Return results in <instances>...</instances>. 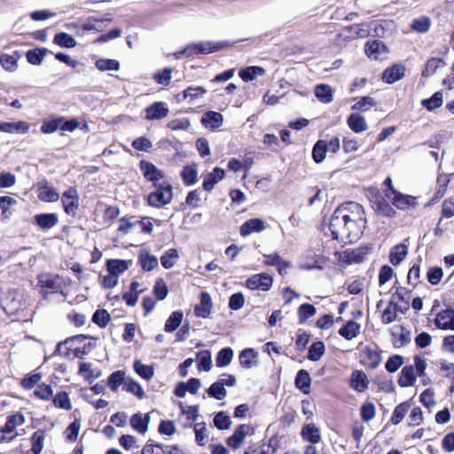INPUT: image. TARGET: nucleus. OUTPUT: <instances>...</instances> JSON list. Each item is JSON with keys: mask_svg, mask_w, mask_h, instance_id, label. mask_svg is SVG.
I'll return each instance as SVG.
<instances>
[{"mask_svg": "<svg viewBox=\"0 0 454 454\" xmlns=\"http://www.w3.org/2000/svg\"><path fill=\"white\" fill-rule=\"evenodd\" d=\"M366 219L363 207L349 201L337 207L331 216L329 229L333 239L341 242H354L362 235Z\"/></svg>", "mask_w": 454, "mask_h": 454, "instance_id": "nucleus-1", "label": "nucleus"}, {"mask_svg": "<svg viewBox=\"0 0 454 454\" xmlns=\"http://www.w3.org/2000/svg\"><path fill=\"white\" fill-rule=\"evenodd\" d=\"M37 279L38 283L36 286L44 297L51 294L61 292L65 286L63 278L57 274L48 272L41 273L38 275Z\"/></svg>", "mask_w": 454, "mask_h": 454, "instance_id": "nucleus-2", "label": "nucleus"}, {"mask_svg": "<svg viewBox=\"0 0 454 454\" xmlns=\"http://www.w3.org/2000/svg\"><path fill=\"white\" fill-rule=\"evenodd\" d=\"M225 43H212V42H200L187 45L184 50L175 53L176 59H181L184 56L191 57L197 54H209L223 48Z\"/></svg>", "mask_w": 454, "mask_h": 454, "instance_id": "nucleus-3", "label": "nucleus"}, {"mask_svg": "<svg viewBox=\"0 0 454 454\" xmlns=\"http://www.w3.org/2000/svg\"><path fill=\"white\" fill-rule=\"evenodd\" d=\"M154 187L156 191L151 192L147 197L148 204L153 207H160L168 204L173 197V190L170 184L163 181Z\"/></svg>", "mask_w": 454, "mask_h": 454, "instance_id": "nucleus-4", "label": "nucleus"}, {"mask_svg": "<svg viewBox=\"0 0 454 454\" xmlns=\"http://www.w3.org/2000/svg\"><path fill=\"white\" fill-rule=\"evenodd\" d=\"M25 418L20 413L8 417L7 421L3 428H0V442H10L17 435L15 428L17 426L22 425Z\"/></svg>", "mask_w": 454, "mask_h": 454, "instance_id": "nucleus-5", "label": "nucleus"}, {"mask_svg": "<svg viewBox=\"0 0 454 454\" xmlns=\"http://www.w3.org/2000/svg\"><path fill=\"white\" fill-rule=\"evenodd\" d=\"M140 170L143 173L144 177L153 184V186L160 184V181L165 177V174L162 170L158 168L154 164L146 160H141L139 162Z\"/></svg>", "mask_w": 454, "mask_h": 454, "instance_id": "nucleus-6", "label": "nucleus"}, {"mask_svg": "<svg viewBox=\"0 0 454 454\" xmlns=\"http://www.w3.org/2000/svg\"><path fill=\"white\" fill-rule=\"evenodd\" d=\"M61 201L65 212L74 216L79 207L78 192L74 187H69L62 195Z\"/></svg>", "mask_w": 454, "mask_h": 454, "instance_id": "nucleus-7", "label": "nucleus"}, {"mask_svg": "<svg viewBox=\"0 0 454 454\" xmlns=\"http://www.w3.org/2000/svg\"><path fill=\"white\" fill-rule=\"evenodd\" d=\"M273 278L267 273L254 274L246 281V286L251 290L268 291L272 286Z\"/></svg>", "mask_w": 454, "mask_h": 454, "instance_id": "nucleus-8", "label": "nucleus"}, {"mask_svg": "<svg viewBox=\"0 0 454 454\" xmlns=\"http://www.w3.org/2000/svg\"><path fill=\"white\" fill-rule=\"evenodd\" d=\"M254 432L253 427L247 424H242L237 427L233 434L227 439V444L233 450L239 449L243 443L245 438Z\"/></svg>", "mask_w": 454, "mask_h": 454, "instance_id": "nucleus-9", "label": "nucleus"}, {"mask_svg": "<svg viewBox=\"0 0 454 454\" xmlns=\"http://www.w3.org/2000/svg\"><path fill=\"white\" fill-rule=\"evenodd\" d=\"M410 292L404 287H397L395 292L392 294L390 305H393L395 309L403 313L409 309Z\"/></svg>", "mask_w": 454, "mask_h": 454, "instance_id": "nucleus-10", "label": "nucleus"}, {"mask_svg": "<svg viewBox=\"0 0 454 454\" xmlns=\"http://www.w3.org/2000/svg\"><path fill=\"white\" fill-rule=\"evenodd\" d=\"M34 223L42 231H49L59 223V216L55 213H42L34 216Z\"/></svg>", "mask_w": 454, "mask_h": 454, "instance_id": "nucleus-11", "label": "nucleus"}, {"mask_svg": "<svg viewBox=\"0 0 454 454\" xmlns=\"http://www.w3.org/2000/svg\"><path fill=\"white\" fill-rule=\"evenodd\" d=\"M368 254L367 247H357L355 249H346L340 254V260L343 262L359 263L364 261L365 255Z\"/></svg>", "mask_w": 454, "mask_h": 454, "instance_id": "nucleus-12", "label": "nucleus"}, {"mask_svg": "<svg viewBox=\"0 0 454 454\" xmlns=\"http://www.w3.org/2000/svg\"><path fill=\"white\" fill-rule=\"evenodd\" d=\"M435 325L442 330H454V309L440 311L434 319Z\"/></svg>", "mask_w": 454, "mask_h": 454, "instance_id": "nucleus-13", "label": "nucleus"}, {"mask_svg": "<svg viewBox=\"0 0 454 454\" xmlns=\"http://www.w3.org/2000/svg\"><path fill=\"white\" fill-rule=\"evenodd\" d=\"M266 228L265 223L260 218H251L246 221L239 229L242 237H247L254 232H261Z\"/></svg>", "mask_w": 454, "mask_h": 454, "instance_id": "nucleus-14", "label": "nucleus"}, {"mask_svg": "<svg viewBox=\"0 0 454 454\" xmlns=\"http://www.w3.org/2000/svg\"><path fill=\"white\" fill-rule=\"evenodd\" d=\"M146 120H160L165 118L168 114V108L163 102H155L145 108Z\"/></svg>", "mask_w": 454, "mask_h": 454, "instance_id": "nucleus-15", "label": "nucleus"}, {"mask_svg": "<svg viewBox=\"0 0 454 454\" xmlns=\"http://www.w3.org/2000/svg\"><path fill=\"white\" fill-rule=\"evenodd\" d=\"M404 71L405 68L403 65H394L383 72L382 80L388 84H392L404 76Z\"/></svg>", "mask_w": 454, "mask_h": 454, "instance_id": "nucleus-16", "label": "nucleus"}, {"mask_svg": "<svg viewBox=\"0 0 454 454\" xmlns=\"http://www.w3.org/2000/svg\"><path fill=\"white\" fill-rule=\"evenodd\" d=\"M369 380L363 371H354L350 378V387L357 392H364L368 388Z\"/></svg>", "mask_w": 454, "mask_h": 454, "instance_id": "nucleus-17", "label": "nucleus"}, {"mask_svg": "<svg viewBox=\"0 0 454 454\" xmlns=\"http://www.w3.org/2000/svg\"><path fill=\"white\" fill-rule=\"evenodd\" d=\"M212 309L211 297L209 294L203 292L200 294V303L194 308V313L197 317L206 318L210 315Z\"/></svg>", "mask_w": 454, "mask_h": 454, "instance_id": "nucleus-18", "label": "nucleus"}, {"mask_svg": "<svg viewBox=\"0 0 454 454\" xmlns=\"http://www.w3.org/2000/svg\"><path fill=\"white\" fill-rule=\"evenodd\" d=\"M301 435L304 441L312 444L321 441L320 430L314 423L305 425L301 431Z\"/></svg>", "mask_w": 454, "mask_h": 454, "instance_id": "nucleus-19", "label": "nucleus"}, {"mask_svg": "<svg viewBox=\"0 0 454 454\" xmlns=\"http://www.w3.org/2000/svg\"><path fill=\"white\" fill-rule=\"evenodd\" d=\"M258 353L254 348H245L239 356L240 365L243 368L250 369L257 365Z\"/></svg>", "mask_w": 454, "mask_h": 454, "instance_id": "nucleus-20", "label": "nucleus"}, {"mask_svg": "<svg viewBox=\"0 0 454 454\" xmlns=\"http://www.w3.org/2000/svg\"><path fill=\"white\" fill-rule=\"evenodd\" d=\"M417 373L412 365H406L401 371L398 384L402 387H411L416 383Z\"/></svg>", "mask_w": 454, "mask_h": 454, "instance_id": "nucleus-21", "label": "nucleus"}, {"mask_svg": "<svg viewBox=\"0 0 454 454\" xmlns=\"http://www.w3.org/2000/svg\"><path fill=\"white\" fill-rule=\"evenodd\" d=\"M224 170L220 168H215L213 172L207 173L203 179V188L207 192H210L215 184L224 177Z\"/></svg>", "mask_w": 454, "mask_h": 454, "instance_id": "nucleus-22", "label": "nucleus"}, {"mask_svg": "<svg viewBox=\"0 0 454 454\" xmlns=\"http://www.w3.org/2000/svg\"><path fill=\"white\" fill-rule=\"evenodd\" d=\"M314 93L317 98L324 104L331 103L333 100V90L328 84L321 83L317 85Z\"/></svg>", "mask_w": 454, "mask_h": 454, "instance_id": "nucleus-23", "label": "nucleus"}, {"mask_svg": "<svg viewBox=\"0 0 454 454\" xmlns=\"http://www.w3.org/2000/svg\"><path fill=\"white\" fill-rule=\"evenodd\" d=\"M347 123L356 133L365 131L368 129L364 117L358 114H351L348 118Z\"/></svg>", "mask_w": 454, "mask_h": 454, "instance_id": "nucleus-24", "label": "nucleus"}, {"mask_svg": "<svg viewBox=\"0 0 454 454\" xmlns=\"http://www.w3.org/2000/svg\"><path fill=\"white\" fill-rule=\"evenodd\" d=\"M365 52L370 59H379L381 53L386 52V46L381 41L374 40L365 45Z\"/></svg>", "mask_w": 454, "mask_h": 454, "instance_id": "nucleus-25", "label": "nucleus"}, {"mask_svg": "<svg viewBox=\"0 0 454 454\" xmlns=\"http://www.w3.org/2000/svg\"><path fill=\"white\" fill-rule=\"evenodd\" d=\"M360 332V325L354 320H349L343 327L340 328L338 333L348 340L356 338Z\"/></svg>", "mask_w": 454, "mask_h": 454, "instance_id": "nucleus-26", "label": "nucleus"}, {"mask_svg": "<svg viewBox=\"0 0 454 454\" xmlns=\"http://www.w3.org/2000/svg\"><path fill=\"white\" fill-rule=\"evenodd\" d=\"M150 422V417L145 414L144 417L140 413H136L130 418V425L140 434H145L148 429V424Z\"/></svg>", "mask_w": 454, "mask_h": 454, "instance_id": "nucleus-27", "label": "nucleus"}, {"mask_svg": "<svg viewBox=\"0 0 454 454\" xmlns=\"http://www.w3.org/2000/svg\"><path fill=\"white\" fill-rule=\"evenodd\" d=\"M408 253V247L404 244H398L395 246L389 254V262L396 266L400 264L404 258L406 257Z\"/></svg>", "mask_w": 454, "mask_h": 454, "instance_id": "nucleus-28", "label": "nucleus"}, {"mask_svg": "<svg viewBox=\"0 0 454 454\" xmlns=\"http://www.w3.org/2000/svg\"><path fill=\"white\" fill-rule=\"evenodd\" d=\"M364 363L370 369H375L381 362L380 354L374 349L365 348L364 349Z\"/></svg>", "mask_w": 454, "mask_h": 454, "instance_id": "nucleus-29", "label": "nucleus"}, {"mask_svg": "<svg viewBox=\"0 0 454 454\" xmlns=\"http://www.w3.org/2000/svg\"><path fill=\"white\" fill-rule=\"evenodd\" d=\"M223 115L213 111L207 112L201 118L202 124L212 129L219 128L223 124Z\"/></svg>", "mask_w": 454, "mask_h": 454, "instance_id": "nucleus-30", "label": "nucleus"}, {"mask_svg": "<svg viewBox=\"0 0 454 454\" xmlns=\"http://www.w3.org/2000/svg\"><path fill=\"white\" fill-rule=\"evenodd\" d=\"M37 192L38 198L43 202H55L59 198L56 189L52 186L41 185Z\"/></svg>", "mask_w": 454, "mask_h": 454, "instance_id": "nucleus-31", "label": "nucleus"}, {"mask_svg": "<svg viewBox=\"0 0 454 454\" xmlns=\"http://www.w3.org/2000/svg\"><path fill=\"white\" fill-rule=\"evenodd\" d=\"M265 74V70L257 66H251L246 68H242L239 71V75L244 82H251L254 80L257 76L263 75Z\"/></svg>", "mask_w": 454, "mask_h": 454, "instance_id": "nucleus-32", "label": "nucleus"}, {"mask_svg": "<svg viewBox=\"0 0 454 454\" xmlns=\"http://www.w3.org/2000/svg\"><path fill=\"white\" fill-rule=\"evenodd\" d=\"M183 319L184 313L181 310L172 312L165 323L164 331L167 333L176 331L182 324Z\"/></svg>", "mask_w": 454, "mask_h": 454, "instance_id": "nucleus-33", "label": "nucleus"}, {"mask_svg": "<svg viewBox=\"0 0 454 454\" xmlns=\"http://www.w3.org/2000/svg\"><path fill=\"white\" fill-rule=\"evenodd\" d=\"M386 197L398 208L404 209L409 204L411 198L404 196L391 187V194L385 192Z\"/></svg>", "mask_w": 454, "mask_h": 454, "instance_id": "nucleus-34", "label": "nucleus"}, {"mask_svg": "<svg viewBox=\"0 0 454 454\" xmlns=\"http://www.w3.org/2000/svg\"><path fill=\"white\" fill-rule=\"evenodd\" d=\"M139 263L144 270L151 271L158 267V259L146 251H142L138 257Z\"/></svg>", "mask_w": 454, "mask_h": 454, "instance_id": "nucleus-35", "label": "nucleus"}, {"mask_svg": "<svg viewBox=\"0 0 454 454\" xmlns=\"http://www.w3.org/2000/svg\"><path fill=\"white\" fill-rule=\"evenodd\" d=\"M311 383L309 373L306 370H300L295 377V386L304 394L309 393Z\"/></svg>", "mask_w": 454, "mask_h": 454, "instance_id": "nucleus-36", "label": "nucleus"}, {"mask_svg": "<svg viewBox=\"0 0 454 454\" xmlns=\"http://www.w3.org/2000/svg\"><path fill=\"white\" fill-rule=\"evenodd\" d=\"M108 272L113 273L115 276H119L123 273L129 268V262L119 259H111L106 262Z\"/></svg>", "mask_w": 454, "mask_h": 454, "instance_id": "nucleus-37", "label": "nucleus"}, {"mask_svg": "<svg viewBox=\"0 0 454 454\" xmlns=\"http://www.w3.org/2000/svg\"><path fill=\"white\" fill-rule=\"evenodd\" d=\"M181 177L186 185L194 184L198 179V171L195 165H186L181 171Z\"/></svg>", "mask_w": 454, "mask_h": 454, "instance_id": "nucleus-38", "label": "nucleus"}, {"mask_svg": "<svg viewBox=\"0 0 454 454\" xmlns=\"http://www.w3.org/2000/svg\"><path fill=\"white\" fill-rule=\"evenodd\" d=\"M411 408V404L409 402H403L398 404L391 416V422L393 425H399L404 417L406 416L409 409Z\"/></svg>", "mask_w": 454, "mask_h": 454, "instance_id": "nucleus-39", "label": "nucleus"}, {"mask_svg": "<svg viewBox=\"0 0 454 454\" xmlns=\"http://www.w3.org/2000/svg\"><path fill=\"white\" fill-rule=\"evenodd\" d=\"M445 65L442 59L440 58H431L429 59L426 65L425 68L422 71L423 77H429L435 74L436 70Z\"/></svg>", "mask_w": 454, "mask_h": 454, "instance_id": "nucleus-40", "label": "nucleus"}, {"mask_svg": "<svg viewBox=\"0 0 454 454\" xmlns=\"http://www.w3.org/2000/svg\"><path fill=\"white\" fill-rule=\"evenodd\" d=\"M198 363V369L205 372L210 371L212 367V356L211 352L207 349L199 351L196 354Z\"/></svg>", "mask_w": 454, "mask_h": 454, "instance_id": "nucleus-41", "label": "nucleus"}, {"mask_svg": "<svg viewBox=\"0 0 454 454\" xmlns=\"http://www.w3.org/2000/svg\"><path fill=\"white\" fill-rule=\"evenodd\" d=\"M179 258V253L176 248L167 250L160 257V263L165 269H171Z\"/></svg>", "mask_w": 454, "mask_h": 454, "instance_id": "nucleus-42", "label": "nucleus"}, {"mask_svg": "<svg viewBox=\"0 0 454 454\" xmlns=\"http://www.w3.org/2000/svg\"><path fill=\"white\" fill-rule=\"evenodd\" d=\"M126 380L125 372L123 371H116L108 377L107 385L112 391L115 392L120 386H124Z\"/></svg>", "mask_w": 454, "mask_h": 454, "instance_id": "nucleus-43", "label": "nucleus"}, {"mask_svg": "<svg viewBox=\"0 0 454 454\" xmlns=\"http://www.w3.org/2000/svg\"><path fill=\"white\" fill-rule=\"evenodd\" d=\"M133 368L141 378L146 380H150L154 375V370L152 365L144 364L138 360L134 362Z\"/></svg>", "mask_w": 454, "mask_h": 454, "instance_id": "nucleus-44", "label": "nucleus"}, {"mask_svg": "<svg viewBox=\"0 0 454 454\" xmlns=\"http://www.w3.org/2000/svg\"><path fill=\"white\" fill-rule=\"evenodd\" d=\"M327 152V142L324 140H318L312 150V158L315 162L320 163L325 158Z\"/></svg>", "mask_w": 454, "mask_h": 454, "instance_id": "nucleus-45", "label": "nucleus"}, {"mask_svg": "<svg viewBox=\"0 0 454 454\" xmlns=\"http://www.w3.org/2000/svg\"><path fill=\"white\" fill-rule=\"evenodd\" d=\"M325 344L323 341L314 342L309 348L308 359L313 362L320 360L325 353Z\"/></svg>", "mask_w": 454, "mask_h": 454, "instance_id": "nucleus-46", "label": "nucleus"}, {"mask_svg": "<svg viewBox=\"0 0 454 454\" xmlns=\"http://www.w3.org/2000/svg\"><path fill=\"white\" fill-rule=\"evenodd\" d=\"M53 41L56 44L63 48H74L76 45L75 39L64 32L55 35Z\"/></svg>", "mask_w": 454, "mask_h": 454, "instance_id": "nucleus-47", "label": "nucleus"}, {"mask_svg": "<svg viewBox=\"0 0 454 454\" xmlns=\"http://www.w3.org/2000/svg\"><path fill=\"white\" fill-rule=\"evenodd\" d=\"M443 103L442 94L440 91L435 92L431 98L423 99L421 105L428 111H433L440 107Z\"/></svg>", "mask_w": 454, "mask_h": 454, "instance_id": "nucleus-48", "label": "nucleus"}, {"mask_svg": "<svg viewBox=\"0 0 454 454\" xmlns=\"http://www.w3.org/2000/svg\"><path fill=\"white\" fill-rule=\"evenodd\" d=\"M297 314L300 324H303L316 314V308L312 304L304 303L298 308Z\"/></svg>", "mask_w": 454, "mask_h": 454, "instance_id": "nucleus-49", "label": "nucleus"}, {"mask_svg": "<svg viewBox=\"0 0 454 454\" xmlns=\"http://www.w3.org/2000/svg\"><path fill=\"white\" fill-rule=\"evenodd\" d=\"M207 393L210 397H214L216 400H223L227 395V391L223 386V383L218 381L213 383L207 388Z\"/></svg>", "mask_w": 454, "mask_h": 454, "instance_id": "nucleus-50", "label": "nucleus"}, {"mask_svg": "<svg viewBox=\"0 0 454 454\" xmlns=\"http://www.w3.org/2000/svg\"><path fill=\"white\" fill-rule=\"evenodd\" d=\"M233 357V351L231 348H222L216 356V365L225 367L229 365Z\"/></svg>", "mask_w": 454, "mask_h": 454, "instance_id": "nucleus-51", "label": "nucleus"}, {"mask_svg": "<svg viewBox=\"0 0 454 454\" xmlns=\"http://www.w3.org/2000/svg\"><path fill=\"white\" fill-rule=\"evenodd\" d=\"M95 66L100 71H117L120 69V63L115 59H98Z\"/></svg>", "mask_w": 454, "mask_h": 454, "instance_id": "nucleus-52", "label": "nucleus"}, {"mask_svg": "<svg viewBox=\"0 0 454 454\" xmlns=\"http://www.w3.org/2000/svg\"><path fill=\"white\" fill-rule=\"evenodd\" d=\"M53 403L56 407L69 411L72 409V404L68 394L65 391L58 393L53 397Z\"/></svg>", "mask_w": 454, "mask_h": 454, "instance_id": "nucleus-53", "label": "nucleus"}, {"mask_svg": "<svg viewBox=\"0 0 454 454\" xmlns=\"http://www.w3.org/2000/svg\"><path fill=\"white\" fill-rule=\"evenodd\" d=\"M18 58L16 52H13V54L3 53L0 56V63L5 70L12 71L17 67Z\"/></svg>", "mask_w": 454, "mask_h": 454, "instance_id": "nucleus-54", "label": "nucleus"}, {"mask_svg": "<svg viewBox=\"0 0 454 454\" xmlns=\"http://www.w3.org/2000/svg\"><path fill=\"white\" fill-rule=\"evenodd\" d=\"M123 390L129 393H132L139 399H142L145 396V392L141 387V385L133 380H127L123 386Z\"/></svg>", "mask_w": 454, "mask_h": 454, "instance_id": "nucleus-55", "label": "nucleus"}, {"mask_svg": "<svg viewBox=\"0 0 454 454\" xmlns=\"http://www.w3.org/2000/svg\"><path fill=\"white\" fill-rule=\"evenodd\" d=\"M82 338L84 339L85 337L83 335L75 336V337L67 339L64 342L59 343L56 347L55 354H58V355L63 356H69L71 348L68 347V345L71 344L72 342H74L75 340H79Z\"/></svg>", "mask_w": 454, "mask_h": 454, "instance_id": "nucleus-56", "label": "nucleus"}, {"mask_svg": "<svg viewBox=\"0 0 454 454\" xmlns=\"http://www.w3.org/2000/svg\"><path fill=\"white\" fill-rule=\"evenodd\" d=\"M33 395L38 399L48 401L52 397V389L50 385L41 384L35 387Z\"/></svg>", "mask_w": 454, "mask_h": 454, "instance_id": "nucleus-57", "label": "nucleus"}, {"mask_svg": "<svg viewBox=\"0 0 454 454\" xmlns=\"http://www.w3.org/2000/svg\"><path fill=\"white\" fill-rule=\"evenodd\" d=\"M110 319V315L106 309L96 310L92 317L93 323L101 328L106 327L108 325Z\"/></svg>", "mask_w": 454, "mask_h": 454, "instance_id": "nucleus-58", "label": "nucleus"}, {"mask_svg": "<svg viewBox=\"0 0 454 454\" xmlns=\"http://www.w3.org/2000/svg\"><path fill=\"white\" fill-rule=\"evenodd\" d=\"M375 211L379 215L391 217L395 214V209L384 199L375 202Z\"/></svg>", "mask_w": 454, "mask_h": 454, "instance_id": "nucleus-59", "label": "nucleus"}, {"mask_svg": "<svg viewBox=\"0 0 454 454\" xmlns=\"http://www.w3.org/2000/svg\"><path fill=\"white\" fill-rule=\"evenodd\" d=\"M44 438L45 432L43 430H38L33 434V447L31 450L34 452V454L41 453L43 448Z\"/></svg>", "mask_w": 454, "mask_h": 454, "instance_id": "nucleus-60", "label": "nucleus"}, {"mask_svg": "<svg viewBox=\"0 0 454 454\" xmlns=\"http://www.w3.org/2000/svg\"><path fill=\"white\" fill-rule=\"evenodd\" d=\"M214 424L219 430H225L230 428L231 420L223 411H220L215 414L214 418Z\"/></svg>", "mask_w": 454, "mask_h": 454, "instance_id": "nucleus-61", "label": "nucleus"}, {"mask_svg": "<svg viewBox=\"0 0 454 454\" xmlns=\"http://www.w3.org/2000/svg\"><path fill=\"white\" fill-rule=\"evenodd\" d=\"M207 93V90L203 87H188L183 91L184 98H190L195 100L199 98L203 97Z\"/></svg>", "mask_w": 454, "mask_h": 454, "instance_id": "nucleus-62", "label": "nucleus"}, {"mask_svg": "<svg viewBox=\"0 0 454 454\" xmlns=\"http://www.w3.org/2000/svg\"><path fill=\"white\" fill-rule=\"evenodd\" d=\"M403 357L399 355H394L387 359L385 368L388 372H395L403 365Z\"/></svg>", "mask_w": 454, "mask_h": 454, "instance_id": "nucleus-63", "label": "nucleus"}, {"mask_svg": "<svg viewBox=\"0 0 454 454\" xmlns=\"http://www.w3.org/2000/svg\"><path fill=\"white\" fill-rule=\"evenodd\" d=\"M375 413V405L372 403H364L360 409L361 418L366 422L373 419Z\"/></svg>", "mask_w": 454, "mask_h": 454, "instance_id": "nucleus-64", "label": "nucleus"}]
</instances>
